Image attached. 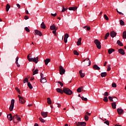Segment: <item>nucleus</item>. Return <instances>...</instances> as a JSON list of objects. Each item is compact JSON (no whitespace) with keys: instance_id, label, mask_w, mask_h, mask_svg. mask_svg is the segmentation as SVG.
<instances>
[{"instance_id":"nucleus-1","label":"nucleus","mask_w":126,"mask_h":126,"mask_svg":"<svg viewBox=\"0 0 126 126\" xmlns=\"http://www.w3.org/2000/svg\"><path fill=\"white\" fill-rule=\"evenodd\" d=\"M31 54H29L27 56V59L29 62H33L35 63H37L39 62V57H37L36 58L34 57V58H30V56Z\"/></svg>"},{"instance_id":"nucleus-2","label":"nucleus","mask_w":126,"mask_h":126,"mask_svg":"<svg viewBox=\"0 0 126 126\" xmlns=\"http://www.w3.org/2000/svg\"><path fill=\"white\" fill-rule=\"evenodd\" d=\"M63 93H65L66 95H71L72 91L67 88H63Z\"/></svg>"},{"instance_id":"nucleus-3","label":"nucleus","mask_w":126,"mask_h":126,"mask_svg":"<svg viewBox=\"0 0 126 126\" xmlns=\"http://www.w3.org/2000/svg\"><path fill=\"white\" fill-rule=\"evenodd\" d=\"M18 97L19 98V103L21 104H25L26 101L25 100V98L23 96H20V95H18Z\"/></svg>"},{"instance_id":"nucleus-4","label":"nucleus","mask_w":126,"mask_h":126,"mask_svg":"<svg viewBox=\"0 0 126 126\" xmlns=\"http://www.w3.org/2000/svg\"><path fill=\"white\" fill-rule=\"evenodd\" d=\"M15 102V101L14 100V99H13L11 100V104L9 107V110H10V112H12V111H13V108H14Z\"/></svg>"},{"instance_id":"nucleus-5","label":"nucleus","mask_w":126,"mask_h":126,"mask_svg":"<svg viewBox=\"0 0 126 126\" xmlns=\"http://www.w3.org/2000/svg\"><path fill=\"white\" fill-rule=\"evenodd\" d=\"M94 43L95 44L97 49H101V42H100L98 39H95Z\"/></svg>"},{"instance_id":"nucleus-6","label":"nucleus","mask_w":126,"mask_h":126,"mask_svg":"<svg viewBox=\"0 0 126 126\" xmlns=\"http://www.w3.org/2000/svg\"><path fill=\"white\" fill-rule=\"evenodd\" d=\"M59 68H60L59 71H60V74L61 75L64 74V72H65V69L63 68V66H60Z\"/></svg>"},{"instance_id":"nucleus-7","label":"nucleus","mask_w":126,"mask_h":126,"mask_svg":"<svg viewBox=\"0 0 126 126\" xmlns=\"http://www.w3.org/2000/svg\"><path fill=\"white\" fill-rule=\"evenodd\" d=\"M75 125L77 126H86V123H85L84 122H76Z\"/></svg>"},{"instance_id":"nucleus-8","label":"nucleus","mask_w":126,"mask_h":126,"mask_svg":"<svg viewBox=\"0 0 126 126\" xmlns=\"http://www.w3.org/2000/svg\"><path fill=\"white\" fill-rule=\"evenodd\" d=\"M15 120H17V121H21V118H20V117H19V116L17 115V114H16L14 116L13 118V121L14 123H15Z\"/></svg>"},{"instance_id":"nucleus-9","label":"nucleus","mask_w":126,"mask_h":126,"mask_svg":"<svg viewBox=\"0 0 126 126\" xmlns=\"http://www.w3.org/2000/svg\"><path fill=\"white\" fill-rule=\"evenodd\" d=\"M34 32H35V35H38V36H40V37L43 35V34H42V32H40V31L38 30H35L34 31Z\"/></svg>"},{"instance_id":"nucleus-10","label":"nucleus","mask_w":126,"mask_h":126,"mask_svg":"<svg viewBox=\"0 0 126 126\" xmlns=\"http://www.w3.org/2000/svg\"><path fill=\"white\" fill-rule=\"evenodd\" d=\"M110 36L112 38H115L117 36V32L115 31H112L110 32Z\"/></svg>"},{"instance_id":"nucleus-11","label":"nucleus","mask_w":126,"mask_h":126,"mask_svg":"<svg viewBox=\"0 0 126 126\" xmlns=\"http://www.w3.org/2000/svg\"><path fill=\"white\" fill-rule=\"evenodd\" d=\"M41 114L43 118H47L48 117V112H45L44 111H42Z\"/></svg>"},{"instance_id":"nucleus-12","label":"nucleus","mask_w":126,"mask_h":126,"mask_svg":"<svg viewBox=\"0 0 126 126\" xmlns=\"http://www.w3.org/2000/svg\"><path fill=\"white\" fill-rule=\"evenodd\" d=\"M117 112L119 115H123L124 114V110L121 108H118Z\"/></svg>"},{"instance_id":"nucleus-13","label":"nucleus","mask_w":126,"mask_h":126,"mask_svg":"<svg viewBox=\"0 0 126 126\" xmlns=\"http://www.w3.org/2000/svg\"><path fill=\"white\" fill-rule=\"evenodd\" d=\"M118 52L119 53V54H120L121 55H125L126 53L125 52V50H124V49L120 48L118 50Z\"/></svg>"},{"instance_id":"nucleus-14","label":"nucleus","mask_w":126,"mask_h":126,"mask_svg":"<svg viewBox=\"0 0 126 126\" xmlns=\"http://www.w3.org/2000/svg\"><path fill=\"white\" fill-rule=\"evenodd\" d=\"M7 118L8 121H11L12 120H13V117H12V115H11V114H8Z\"/></svg>"},{"instance_id":"nucleus-15","label":"nucleus","mask_w":126,"mask_h":126,"mask_svg":"<svg viewBox=\"0 0 126 126\" xmlns=\"http://www.w3.org/2000/svg\"><path fill=\"white\" fill-rule=\"evenodd\" d=\"M56 91L58 93H61V94H63V89H62L61 88H57V89H56Z\"/></svg>"},{"instance_id":"nucleus-16","label":"nucleus","mask_w":126,"mask_h":126,"mask_svg":"<svg viewBox=\"0 0 126 126\" xmlns=\"http://www.w3.org/2000/svg\"><path fill=\"white\" fill-rule=\"evenodd\" d=\"M69 10H73V11H75L77 9V6L70 7L68 8Z\"/></svg>"},{"instance_id":"nucleus-17","label":"nucleus","mask_w":126,"mask_h":126,"mask_svg":"<svg viewBox=\"0 0 126 126\" xmlns=\"http://www.w3.org/2000/svg\"><path fill=\"white\" fill-rule=\"evenodd\" d=\"M58 29V28H56V25L55 24H53L52 26H51L50 27V30H56Z\"/></svg>"},{"instance_id":"nucleus-18","label":"nucleus","mask_w":126,"mask_h":126,"mask_svg":"<svg viewBox=\"0 0 126 126\" xmlns=\"http://www.w3.org/2000/svg\"><path fill=\"white\" fill-rule=\"evenodd\" d=\"M81 40H82V38H81V37L79 38L78 39V41L77 42V46H80V45H81Z\"/></svg>"},{"instance_id":"nucleus-19","label":"nucleus","mask_w":126,"mask_h":126,"mask_svg":"<svg viewBox=\"0 0 126 126\" xmlns=\"http://www.w3.org/2000/svg\"><path fill=\"white\" fill-rule=\"evenodd\" d=\"M93 68L94 69H95V70H100V67H99V66H98V65H97V64H94V66H93Z\"/></svg>"},{"instance_id":"nucleus-20","label":"nucleus","mask_w":126,"mask_h":126,"mask_svg":"<svg viewBox=\"0 0 126 126\" xmlns=\"http://www.w3.org/2000/svg\"><path fill=\"white\" fill-rule=\"evenodd\" d=\"M51 62V59L47 58L44 61L45 64L47 65L48 63Z\"/></svg>"},{"instance_id":"nucleus-21","label":"nucleus","mask_w":126,"mask_h":126,"mask_svg":"<svg viewBox=\"0 0 126 126\" xmlns=\"http://www.w3.org/2000/svg\"><path fill=\"white\" fill-rule=\"evenodd\" d=\"M40 82L41 83H46V82H47V79H46V78L40 79Z\"/></svg>"},{"instance_id":"nucleus-22","label":"nucleus","mask_w":126,"mask_h":126,"mask_svg":"<svg viewBox=\"0 0 126 126\" xmlns=\"http://www.w3.org/2000/svg\"><path fill=\"white\" fill-rule=\"evenodd\" d=\"M79 73H80V76L82 78H83V77H84V76H85V73H82V70L79 71Z\"/></svg>"},{"instance_id":"nucleus-23","label":"nucleus","mask_w":126,"mask_h":126,"mask_svg":"<svg viewBox=\"0 0 126 126\" xmlns=\"http://www.w3.org/2000/svg\"><path fill=\"white\" fill-rule=\"evenodd\" d=\"M18 60H19V58L17 57L16 59V64L17 65V66H18V67H20V64L18 63Z\"/></svg>"},{"instance_id":"nucleus-24","label":"nucleus","mask_w":126,"mask_h":126,"mask_svg":"<svg viewBox=\"0 0 126 126\" xmlns=\"http://www.w3.org/2000/svg\"><path fill=\"white\" fill-rule=\"evenodd\" d=\"M108 54H109V55H111V54H112V53H113V52H115V49H113V48H110L109 49H108Z\"/></svg>"},{"instance_id":"nucleus-25","label":"nucleus","mask_w":126,"mask_h":126,"mask_svg":"<svg viewBox=\"0 0 126 126\" xmlns=\"http://www.w3.org/2000/svg\"><path fill=\"white\" fill-rule=\"evenodd\" d=\"M85 61H89V64L88 65V66L91 65V61L89 58H86L83 61V62H85Z\"/></svg>"},{"instance_id":"nucleus-26","label":"nucleus","mask_w":126,"mask_h":126,"mask_svg":"<svg viewBox=\"0 0 126 126\" xmlns=\"http://www.w3.org/2000/svg\"><path fill=\"white\" fill-rule=\"evenodd\" d=\"M100 75H101V77H106V76H107V72H102L100 74Z\"/></svg>"},{"instance_id":"nucleus-27","label":"nucleus","mask_w":126,"mask_h":126,"mask_svg":"<svg viewBox=\"0 0 126 126\" xmlns=\"http://www.w3.org/2000/svg\"><path fill=\"white\" fill-rule=\"evenodd\" d=\"M117 44H118L119 46H120V47H123V46H124V44H123V43L121 42L120 40H118L117 41Z\"/></svg>"},{"instance_id":"nucleus-28","label":"nucleus","mask_w":126,"mask_h":126,"mask_svg":"<svg viewBox=\"0 0 126 126\" xmlns=\"http://www.w3.org/2000/svg\"><path fill=\"white\" fill-rule=\"evenodd\" d=\"M41 28H42V29H46V25H45V23L42 22L41 24Z\"/></svg>"},{"instance_id":"nucleus-29","label":"nucleus","mask_w":126,"mask_h":126,"mask_svg":"<svg viewBox=\"0 0 126 126\" xmlns=\"http://www.w3.org/2000/svg\"><path fill=\"white\" fill-rule=\"evenodd\" d=\"M111 105L113 109H116V107L117 106V105L116 104V102H112L111 103Z\"/></svg>"},{"instance_id":"nucleus-30","label":"nucleus","mask_w":126,"mask_h":126,"mask_svg":"<svg viewBox=\"0 0 126 126\" xmlns=\"http://www.w3.org/2000/svg\"><path fill=\"white\" fill-rule=\"evenodd\" d=\"M9 8H10V5H9V4H7L6 5V11H8L9 10Z\"/></svg>"},{"instance_id":"nucleus-31","label":"nucleus","mask_w":126,"mask_h":126,"mask_svg":"<svg viewBox=\"0 0 126 126\" xmlns=\"http://www.w3.org/2000/svg\"><path fill=\"white\" fill-rule=\"evenodd\" d=\"M47 103L49 105H51L52 104V99H51V98L50 97L47 98Z\"/></svg>"},{"instance_id":"nucleus-32","label":"nucleus","mask_w":126,"mask_h":126,"mask_svg":"<svg viewBox=\"0 0 126 126\" xmlns=\"http://www.w3.org/2000/svg\"><path fill=\"white\" fill-rule=\"evenodd\" d=\"M110 36V33L107 32L106 33L105 36H104V40H107L108 39V37Z\"/></svg>"},{"instance_id":"nucleus-33","label":"nucleus","mask_w":126,"mask_h":126,"mask_svg":"<svg viewBox=\"0 0 126 126\" xmlns=\"http://www.w3.org/2000/svg\"><path fill=\"white\" fill-rule=\"evenodd\" d=\"M82 88H83V86L80 87L77 89V92L78 93H80V92H81V89H82Z\"/></svg>"},{"instance_id":"nucleus-34","label":"nucleus","mask_w":126,"mask_h":126,"mask_svg":"<svg viewBox=\"0 0 126 126\" xmlns=\"http://www.w3.org/2000/svg\"><path fill=\"white\" fill-rule=\"evenodd\" d=\"M28 86L30 88V89H33V86H32V85L31 84V83H30V82H29L28 83Z\"/></svg>"},{"instance_id":"nucleus-35","label":"nucleus","mask_w":126,"mask_h":126,"mask_svg":"<svg viewBox=\"0 0 126 126\" xmlns=\"http://www.w3.org/2000/svg\"><path fill=\"white\" fill-rule=\"evenodd\" d=\"M123 39H126V31H124L123 32Z\"/></svg>"},{"instance_id":"nucleus-36","label":"nucleus","mask_w":126,"mask_h":126,"mask_svg":"<svg viewBox=\"0 0 126 126\" xmlns=\"http://www.w3.org/2000/svg\"><path fill=\"white\" fill-rule=\"evenodd\" d=\"M120 25H121L122 26H124V25H125V22H124L123 20H120Z\"/></svg>"},{"instance_id":"nucleus-37","label":"nucleus","mask_w":126,"mask_h":126,"mask_svg":"<svg viewBox=\"0 0 126 126\" xmlns=\"http://www.w3.org/2000/svg\"><path fill=\"white\" fill-rule=\"evenodd\" d=\"M39 120L41 123H45L46 122V120H44L42 117H40Z\"/></svg>"},{"instance_id":"nucleus-38","label":"nucleus","mask_w":126,"mask_h":126,"mask_svg":"<svg viewBox=\"0 0 126 126\" xmlns=\"http://www.w3.org/2000/svg\"><path fill=\"white\" fill-rule=\"evenodd\" d=\"M68 8H64V7L63 6V9L62 10V12H64L66 10H67Z\"/></svg>"},{"instance_id":"nucleus-39","label":"nucleus","mask_w":126,"mask_h":126,"mask_svg":"<svg viewBox=\"0 0 126 126\" xmlns=\"http://www.w3.org/2000/svg\"><path fill=\"white\" fill-rule=\"evenodd\" d=\"M38 73V69H36L33 72L32 74L33 75H35V74H37Z\"/></svg>"},{"instance_id":"nucleus-40","label":"nucleus","mask_w":126,"mask_h":126,"mask_svg":"<svg viewBox=\"0 0 126 126\" xmlns=\"http://www.w3.org/2000/svg\"><path fill=\"white\" fill-rule=\"evenodd\" d=\"M74 55H75L76 56H79V53L77 52V51L74 50Z\"/></svg>"},{"instance_id":"nucleus-41","label":"nucleus","mask_w":126,"mask_h":126,"mask_svg":"<svg viewBox=\"0 0 126 126\" xmlns=\"http://www.w3.org/2000/svg\"><path fill=\"white\" fill-rule=\"evenodd\" d=\"M15 90H16V91H17V92L19 93V94H21V92H20V90H19V89H18V88L16 87L15 88Z\"/></svg>"},{"instance_id":"nucleus-42","label":"nucleus","mask_w":126,"mask_h":126,"mask_svg":"<svg viewBox=\"0 0 126 126\" xmlns=\"http://www.w3.org/2000/svg\"><path fill=\"white\" fill-rule=\"evenodd\" d=\"M88 120H89V117H88V116L87 115H85V120L87 122V121H88Z\"/></svg>"},{"instance_id":"nucleus-43","label":"nucleus","mask_w":126,"mask_h":126,"mask_svg":"<svg viewBox=\"0 0 126 126\" xmlns=\"http://www.w3.org/2000/svg\"><path fill=\"white\" fill-rule=\"evenodd\" d=\"M103 101L104 102H108V97L107 96H105L104 98H103Z\"/></svg>"},{"instance_id":"nucleus-44","label":"nucleus","mask_w":126,"mask_h":126,"mask_svg":"<svg viewBox=\"0 0 126 126\" xmlns=\"http://www.w3.org/2000/svg\"><path fill=\"white\" fill-rule=\"evenodd\" d=\"M82 100H83V101H87L88 99H87V98L86 97H84V96H82L81 97Z\"/></svg>"},{"instance_id":"nucleus-45","label":"nucleus","mask_w":126,"mask_h":126,"mask_svg":"<svg viewBox=\"0 0 126 126\" xmlns=\"http://www.w3.org/2000/svg\"><path fill=\"white\" fill-rule=\"evenodd\" d=\"M104 124L107 125V126H110V123H109L108 120H106V121L104 122Z\"/></svg>"},{"instance_id":"nucleus-46","label":"nucleus","mask_w":126,"mask_h":126,"mask_svg":"<svg viewBox=\"0 0 126 126\" xmlns=\"http://www.w3.org/2000/svg\"><path fill=\"white\" fill-rule=\"evenodd\" d=\"M108 99L110 102H113L114 100H113V97L112 96H109L108 97Z\"/></svg>"},{"instance_id":"nucleus-47","label":"nucleus","mask_w":126,"mask_h":126,"mask_svg":"<svg viewBox=\"0 0 126 126\" xmlns=\"http://www.w3.org/2000/svg\"><path fill=\"white\" fill-rule=\"evenodd\" d=\"M52 32L54 34V36H57V33H57V30H54Z\"/></svg>"},{"instance_id":"nucleus-48","label":"nucleus","mask_w":126,"mask_h":126,"mask_svg":"<svg viewBox=\"0 0 126 126\" xmlns=\"http://www.w3.org/2000/svg\"><path fill=\"white\" fill-rule=\"evenodd\" d=\"M111 70V64L108 65L107 71H110Z\"/></svg>"},{"instance_id":"nucleus-49","label":"nucleus","mask_w":126,"mask_h":126,"mask_svg":"<svg viewBox=\"0 0 126 126\" xmlns=\"http://www.w3.org/2000/svg\"><path fill=\"white\" fill-rule=\"evenodd\" d=\"M104 19H105V20H109V18L107 16V15H106V14L104 15Z\"/></svg>"},{"instance_id":"nucleus-50","label":"nucleus","mask_w":126,"mask_h":126,"mask_svg":"<svg viewBox=\"0 0 126 126\" xmlns=\"http://www.w3.org/2000/svg\"><path fill=\"white\" fill-rule=\"evenodd\" d=\"M24 83H26V82H28V78H26L24 79Z\"/></svg>"},{"instance_id":"nucleus-51","label":"nucleus","mask_w":126,"mask_h":126,"mask_svg":"<svg viewBox=\"0 0 126 126\" xmlns=\"http://www.w3.org/2000/svg\"><path fill=\"white\" fill-rule=\"evenodd\" d=\"M57 83H59L60 85H61V87H63V84L62 83L61 81H58L57 82Z\"/></svg>"},{"instance_id":"nucleus-52","label":"nucleus","mask_w":126,"mask_h":126,"mask_svg":"<svg viewBox=\"0 0 126 126\" xmlns=\"http://www.w3.org/2000/svg\"><path fill=\"white\" fill-rule=\"evenodd\" d=\"M68 37H69V35L67 33H66L64 34V38H65V39H67Z\"/></svg>"},{"instance_id":"nucleus-53","label":"nucleus","mask_w":126,"mask_h":126,"mask_svg":"<svg viewBox=\"0 0 126 126\" xmlns=\"http://www.w3.org/2000/svg\"><path fill=\"white\" fill-rule=\"evenodd\" d=\"M112 86L114 88H116V87H117V85L116 84V83H112Z\"/></svg>"},{"instance_id":"nucleus-54","label":"nucleus","mask_w":126,"mask_h":126,"mask_svg":"<svg viewBox=\"0 0 126 126\" xmlns=\"http://www.w3.org/2000/svg\"><path fill=\"white\" fill-rule=\"evenodd\" d=\"M40 77H41V79L46 78L45 77H44V74L42 73H40Z\"/></svg>"},{"instance_id":"nucleus-55","label":"nucleus","mask_w":126,"mask_h":126,"mask_svg":"<svg viewBox=\"0 0 126 126\" xmlns=\"http://www.w3.org/2000/svg\"><path fill=\"white\" fill-rule=\"evenodd\" d=\"M25 30L26 32H30V30H29V28H28V27H27L25 28Z\"/></svg>"},{"instance_id":"nucleus-56","label":"nucleus","mask_w":126,"mask_h":126,"mask_svg":"<svg viewBox=\"0 0 126 126\" xmlns=\"http://www.w3.org/2000/svg\"><path fill=\"white\" fill-rule=\"evenodd\" d=\"M116 10H117V12H118V13H119V14H120V15H124V13L119 11V10H118V9H116Z\"/></svg>"},{"instance_id":"nucleus-57","label":"nucleus","mask_w":126,"mask_h":126,"mask_svg":"<svg viewBox=\"0 0 126 126\" xmlns=\"http://www.w3.org/2000/svg\"><path fill=\"white\" fill-rule=\"evenodd\" d=\"M103 95L104 96H109V93H108V92H106Z\"/></svg>"},{"instance_id":"nucleus-58","label":"nucleus","mask_w":126,"mask_h":126,"mask_svg":"<svg viewBox=\"0 0 126 126\" xmlns=\"http://www.w3.org/2000/svg\"><path fill=\"white\" fill-rule=\"evenodd\" d=\"M24 19H25L26 20H27V19H29V17H28V16H25L24 17Z\"/></svg>"},{"instance_id":"nucleus-59","label":"nucleus","mask_w":126,"mask_h":126,"mask_svg":"<svg viewBox=\"0 0 126 126\" xmlns=\"http://www.w3.org/2000/svg\"><path fill=\"white\" fill-rule=\"evenodd\" d=\"M51 15L54 17H56V16H57V13H55V14L51 13Z\"/></svg>"},{"instance_id":"nucleus-60","label":"nucleus","mask_w":126,"mask_h":126,"mask_svg":"<svg viewBox=\"0 0 126 126\" xmlns=\"http://www.w3.org/2000/svg\"><path fill=\"white\" fill-rule=\"evenodd\" d=\"M57 105H58V108H61V107L62 106V105L60 103H57Z\"/></svg>"},{"instance_id":"nucleus-61","label":"nucleus","mask_w":126,"mask_h":126,"mask_svg":"<svg viewBox=\"0 0 126 126\" xmlns=\"http://www.w3.org/2000/svg\"><path fill=\"white\" fill-rule=\"evenodd\" d=\"M64 43H67V38H65L64 37Z\"/></svg>"},{"instance_id":"nucleus-62","label":"nucleus","mask_w":126,"mask_h":126,"mask_svg":"<svg viewBox=\"0 0 126 126\" xmlns=\"http://www.w3.org/2000/svg\"><path fill=\"white\" fill-rule=\"evenodd\" d=\"M86 115H88V116H91V114L89 113L88 112H86Z\"/></svg>"},{"instance_id":"nucleus-63","label":"nucleus","mask_w":126,"mask_h":126,"mask_svg":"<svg viewBox=\"0 0 126 126\" xmlns=\"http://www.w3.org/2000/svg\"><path fill=\"white\" fill-rule=\"evenodd\" d=\"M90 29H91V28L90 27H87V30H88V31H90Z\"/></svg>"},{"instance_id":"nucleus-64","label":"nucleus","mask_w":126,"mask_h":126,"mask_svg":"<svg viewBox=\"0 0 126 126\" xmlns=\"http://www.w3.org/2000/svg\"><path fill=\"white\" fill-rule=\"evenodd\" d=\"M17 6L18 8H20V4H17Z\"/></svg>"}]
</instances>
